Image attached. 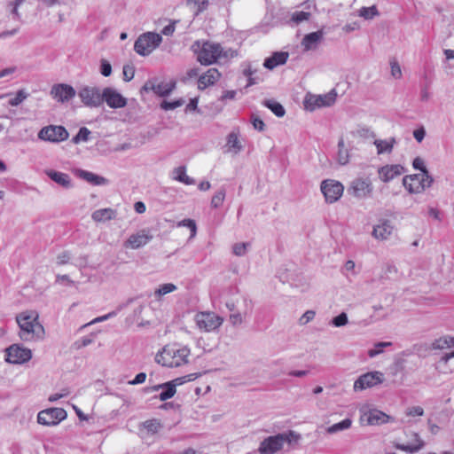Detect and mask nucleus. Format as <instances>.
I'll return each instance as SVG.
<instances>
[{
    "instance_id": "1",
    "label": "nucleus",
    "mask_w": 454,
    "mask_h": 454,
    "mask_svg": "<svg viewBox=\"0 0 454 454\" xmlns=\"http://www.w3.org/2000/svg\"><path fill=\"white\" fill-rule=\"evenodd\" d=\"M19 325L18 335L25 342L39 341L44 339L45 330L39 321V314L35 310H25L16 315Z\"/></svg>"
},
{
    "instance_id": "2",
    "label": "nucleus",
    "mask_w": 454,
    "mask_h": 454,
    "mask_svg": "<svg viewBox=\"0 0 454 454\" xmlns=\"http://www.w3.org/2000/svg\"><path fill=\"white\" fill-rule=\"evenodd\" d=\"M191 349L180 344H168L155 356V361L166 367H180L189 363Z\"/></svg>"
},
{
    "instance_id": "3",
    "label": "nucleus",
    "mask_w": 454,
    "mask_h": 454,
    "mask_svg": "<svg viewBox=\"0 0 454 454\" xmlns=\"http://www.w3.org/2000/svg\"><path fill=\"white\" fill-rule=\"evenodd\" d=\"M301 438V434L293 430L270 435L261 442L258 452L259 454H276L283 449L285 444L289 446L297 444Z\"/></svg>"
},
{
    "instance_id": "4",
    "label": "nucleus",
    "mask_w": 454,
    "mask_h": 454,
    "mask_svg": "<svg viewBox=\"0 0 454 454\" xmlns=\"http://www.w3.org/2000/svg\"><path fill=\"white\" fill-rule=\"evenodd\" d=\"M192 49L197 54V60L204 66L215 63L223 53L222 46L212 42H203L200 43L199 41H196L192 44Z\"/></svg>"
},
{
    "instance_id": "5",
    "label": "nucleus",
    "mask_w": 454,
    "mask_h": 454,
    "mask_svg": "<svg viewBox=\"0 0 454 454\" xmlns=\"http://www.w3.org/2000/svg\"><path fill=\"white\" fill-rule=\"evenodd\" d=\"M162 42V36L154 32H146L138 36L134 44L135 51L140 56L150 55Z\"/></svg>"
},
{
    "instance_id": "6",
    "label": "nucleus",
    "mask_w": 454,
    "mask_h": 454,
    "mask_svg": "<svg viewBox=\"0 0 454 454\" xmlns=\"http://www.w3.org/2000/svg\"><path fill=\"white\" fill-rule=\"evenodd\" d=\"M434 182L430 175L414 174L405 176L403 179V184L411 194H419L429 188Z\"/></svg>"
},
{
    "instance_id": "7",
    "label": "nucleus",
    "mask_w": 454,
    "mask_h": 454,
    "mask_svg": "<svg viewBox=\"0 0 454 454\" xmlns=\"http://www.w3.org/2000/svg\"><path fill=\"white\" fill-rule=\"evenodd\" d=\"M195 323L200 331L210 333L218 329L223 323V317L214 312L203 311L195 316Z\"/></svg>"
},
{
    "instance_id": "8",
    "label": "nucleus",
    "mask_w": 454,
    "mask_h": 454,
    "mask_svg": "<svg viewBox=\"0 0 454 454\" xmlns=\"http://www.w3.org/2000/svg\"><path fill=\"white\" fill-rule=\"evenodd\" d=\"M78 97L88 107H98L103 104L102 91L98 87L83 85L78 90Z\"/></svg>"
},
{
    "instance_id": "9",
    "label": "nucleus",
    "mask_w": 454,
    "mask_h": 454,
    "mask_svg": "<svg viewBox=\"0 0 454 454\" xmlns=\"http://www.w3.org/2000/svg\"><path fill=\"white\" fill-rule=\"evenodd\" d=\"M69 137L68 131L63 126L49 125L41 129L38 138L51 143L66 141Z\"/></svg>"
},
{
    "instance_id": "10",
    "label": "nucleus",
    "mask_w": 454,
    "mask_h": 454,
    "mask_svg": "<svg viewBox=\"0 0 454 454\" xmlns=\"http://www.w3.org/2000/svg\"><path fill=\"white\" fill-rule=\"evenodd\" d=\"M6 362L10 364H24L32 357L31 349L20 344H12L5 349Z\"/></svg>"
},
{
    "instance_id": "11",
    "label": "nucleus",
    "mask_w": 454,
    "mask_h": 454,
    "mask_svg": "<svg viewBox=\"0 0 454 454\" xmlns=\"http://www.w3.org/2000/svg\"><path fill=\"white\" fill-rule=\"evenodd\" d=\"M67 411L62 408H50L40 411L37 422L43 426H56L67 418Z\"/></svg>"
},
{
    "instance_id": "12",
    "label": "nucleus",
    "mask_w": 454,
    "mask_h": 454,
    "mask_svg": "<svg viewBox=\"0 0 454 454\" xmlns=\"http://www.w3.org/2000/svg\"><path fill=\"white\" fill-rule=\"evenodd\" d=\"M373 191V186L370 178L357 177L355 178L348 189V193L352 196L364 199L371 196Z\"/></svg>"
},
{
    "instance_id": "13",
    "label": "nucleus",
    "mask_w": 454,
    "mask_h": 454,
    "mask_svg": "<svg viewBox=\"0 0 454 454\" xmlns=\"http://www.w3.org/2000/svg\"><path fill=\"white\" fill-rule=\"evenodd\" d=\"M321 191L325 198V200L329 203H333L341 197L344 187L341 183L328 179L322 182Z\"/></svg>"
},
{
    "instance_id": "14",
    "label": "nucleus",
    "mask_w": 454,
    "mask_h": 454,
    "mask_svg": "<svg viewBox=\"0 0 454 454\" xmlns=\"http://www.w3.org/2000/svg\"><path fill=\"white\" fill-rule=\"evenodd\" d=\"M383 373L378 371L361 375L354 383V390L361 391L383 382Z\"/></svg>"
},
{
    "instance_id": "15",
    "label": "nucleus",
    "mask_w": 454,
    "mask_h": 454,
    "mask_svg": "<svg viewBox=\"0 0 454 454\" xmlns=\"http://www.w3.org/2000/svg\"><path fill=\"white\" fill-rule=\"evenodd\" d=\"M50 95L57 102L64 104L75 97L76 90L69 84L57 83L51 87Z\"/></svg>"
},
{
    "instance_id": "16",
    "label": "nucleus",
    "mask_w": 454,
    "mask_h": 454,
    "mask_svg": "<svg viewBox=\"0 0 454 454\" xmlns=\"http://www.w3.org/2000/svg\"><path fill=\"white\" fill-rule=\"evenodd\" d=\"M175 85L176 84L174 82H161L156 83L155 80H149L144 84V86L141 89V91H145V92L153 91L160 97H165V96L169 95L173 91Z\"/></svg>"
},
{
    "instance_id": "17",
    "label": "nucleus",
    "mask_w": 454,
    "mask_h": 454,
    "mask_svg": "<svg viewBox=\"0 0 454 454\" xmlns=\"http://www.w3.org/2000/svg\"><path fill=\"white\" fill-rule=\"evenodd\" d=\"M153 239V235L149 229H143L135 234L129 236L125 242L126 247L138 249L148 244Z\"/></svg>"
},
{
    "instance_id": "18",
    "label": "nucleus",
    "mask_w": 454,
    "mask_h": 454,
    "mask_svg": "<svg viewBox=\"0 0 454 454\" xmlns=\"http://www.w3.org/2000/svg\"><path fill=\"white\" fill-rule=\"evenodd\" d=\"M103 102L111 108H121L127 105V99L113 88L106 87L102 90Z\"/></svg>"
},
{
    "instance_id": "19",
    "label": "nucleus",
    "mask_w": 454,
    "mask_h": 454,
    "mask_svg": "<svg viewBox=\"0 0 454 454\" xmlns=\"http://www.w3.org/2000/svg\"><path fill=\"white\" fill-rule=\"evenodd\" d=\"M335 101V95L326 94L319 96L307 97L304 101V106L307 110L314 111L322 106H330Z\"/></svg>"
},
{
    "instance_id": "20",
    "label": "nucleus",
    "mask_w": 454,
    "mask_h": 454,
    "mask_svg": "<svg viewBox=\"0 0 454 454\" xmlns=\"http://www.w3.org/2000/svg\"><path fill=\"white\" fill-rule=\"evenodd\" d=\"M395 227L389 220H380L377 224L373 226L372 236L379 240L385 241L393 234Z\"/></svg>"
},
{
    "instance_id": "21",
    "label": "nucleus",
    "mask_w": 454,
    "mask_h": 454,
    "mask_svg": "<svg viewBox=\"0 0 454 454\" xmlns=\"http://www.w3.org/2000/svg\"><path fill=\"white\" fill-rule=\"evenodd\" d=\"M389 419V416L386 413L373 409L363 411L360 420L362 423H365L366 425L374 426L387 423L388 422Z\"/></svg>"
},
{
    "instance_id": "22",
    "label": "nucleus",
    "mask_w": 454,
    "mask_h": 454,
    "mask_svg": "<svg viewBox=\"0 0 454 454\" xmlns=\"http://www.w3.org/2000/svg\"><path fill=\"white\" fill-rule=\"evenodd\" d=\"M405 172V168L400 164L385 165L379 168L378 174L380 179L387 183Z\"/></svg>"
},
{
    "instance_id": "23",
    "label": "nucleus",
    "mask_w": 454,
    "mask_h": 454,
    "mask_svg": "<svg viewBox=\"0 0 454 454\" xmlns=\"http://www.w3.org/2000/svg\"><path fill=\"white\" fill-rule=\"evenodd\" d=\"M73 173L75 176L93 185H106L108 184V180L104 176H98L88 170L75 168L73 170Z\"/></svg>"
},
{
    "instance_id": "24",
    "label": "nucleus",
    "mask_w": 454,
    "mask_h": 454,
    "mask_svg": "<svg viewBox=\"0 0 454 454\" xmlns=\"http://www.w3.org/2000/svg\"><path fill=\"white\" fill-rule=\"evenodd\" d=\"M221 77V74L216 68L208 69L198 80L199 90H205L207 87L215 84Z\"/></svg>"
},
{
    "instance_id": "25",
    "label": "nucleus",
    "mask_w": 454,
    "mask_h": 454,
    "mask_svg": "<svg viewBox=\"0 0 454 454\" xmlns=\"http://www.w3.org/2000/svg\"><path fill=\"white\" fill-rule=\"evenodd\" d=\"M45 174L48 177H50L53 182L59 184L60 186L69 189L73 187V183L70 176L63 172L47 169L45 170Z\"/></svg>"
},
{
    "instance_id": "26",
    "label": "nucleus",
    "mask_w": 454,
    "mask_h": 454,
    "mask_svg": "<svg viewBox=\"0 0 454 454\" xmlns=\"http://www.w3.org/2000/svg\"><path fill=\"white\" fill-rule=\"evenodd\" d=\"M288 59V53L285 51L274 52L270 57L265 59L263 67L269 70L286 64Z\"/></svg>"
},
{
    "instance_id": "27",
    "label": "nucleus",
    "mask_w": 454,
    "mask_h": 454,
    "mask_svg": "<svg viewBox=\"0 0 454 454\" xmlns=\"http://www.w3.org/2000/svg\"><path fill=\"white\" fill-rule=\"evenodd\" d=\"M323 35L324 33L321 30L306 35L301 41L302 47L305 51L316 49L317 45L323 39Z\"/></svg>"
},
{
    "instance_id": "28",
    "label": "nucleus",
    "mask_w": 454,
    "mask_h": 454,
    "mask_svg": "<svg viewBox=\"0 0 454 454\" xmlns=\"http://www.w3.org/2000/svg\"><path fill=\"white\" fill-rule=\"evenodd\" d=\"M396 140L395 137L387 139H375L373 145L376 146L377 154L391 153Z\"/></svg>"
},
{
    "instance_id": "29",
    "label": "nucleus",
    "mask_w": 454,
    "mask_h": 454,
    "mask_svg": "<svg viewBox=\"0 0 454 454\" xmlns=\"http://www.w3.org/2000/svg\"><path fill=\"white\" fill-rule=\"evenodd\" d=\"M116 217V211L113 208H101L94 211L91 215V218L93 221L98 223H104L106 221H110Z\"/></svg>"
},
{
    "instance_id": "30",
    "label": "nucleus",
    "mask_w": 454,
    "mask_h": 454,
    "mask_svg": "<svg viewBox=\"0 0 454 454\" xmlns=\"http://www.w3.org/2000/svg\"><path fill=\"white\" fill-rule=\"evenodd\" d=\"M413 437L415 439V442H411L409 444L395 443V448L410 453L418 452L419 450L423 448L424 442L420 439L419 435L417 433L413 434Z\"/></svg>"
},
{
    "instance_id": "31",
    "label": "nucleus",
    "mask_w": 454,
    "mask_h": 454,
    "mask_svg": "<svg viewBox=\"0 0 454 454\" xmlns=\"http://www.w3.org/2000/svg\"><path fill=\"white\" fill-rule=\"evenodd\" d=\"M172 178L184 184H193L194 179L186 175V168L180 166L173 169Z\"/></svg>"
},
{
    "instance_id": "32",
    "label": "nucleus",
    "mask_w": 454,
    "mask_h": 454,
    "mask_svg": "<svg viewBox=\"0 0 454 454\" xmlns=\"http://www.w3.org/2000/svg\"><path fill=\"white\" fill-rule=\"evenodd\" d=\"M153 388L154 390H158L160 388L162 389V392L160 394V400L161 401H166L173 397L176 392V388H174V386L170 385L168 382L157 385Z\"/></svg>"
},
{
    "instance_id": "33",
    "label": "nucleus",
    "mask_w": 454,
    "mask_h": 454,
    "mask_svg": "<svg viewBox=\"0 0 454 454\" xmlns=\"http://www.w3.org/2000/svg\"><path fill=\"white\" fill-rule=\"evenodd\" d=\"M352 426V419H345L340 422L335 423L326 428V432L330 434H333L341 431L348 430Z\"/></svg>"
},
{
    "instance_id": "34",
    "label": "nucleus",
    "mask_w": 454,
    "mask_h": 454,
    "mask_svg": "<svg viewBox=\"0 0 454 454\" xmlns=\"http://www.w3.org/2000/svg\"><path fill=\"white\" fill-rule=\"evenodd\" d=\"M262 104L278 117H283L286 114V110L283 106L274 99H266Z\"/></svg>"
},
{
    "instance_id": "35",
    "label": "nucleus",
    "mask_w": 454,
    "mask_h": 454,
    "mask_svg": "<svg viewBox=\"0 0 454 454\" xmlns=\"http://www.w3.org/2000/svg\"><path fill=\"white\" fill-rule=\"evenodd\" d=\"M454 347V337L442 336L432 343L433 349H444Z\"/></svg>"
},
{
    "instance_id": "36",
    "label": "nucleus",
    "mask_w": 454,
    "mask_h": 454,
    "mask_svg": "<svg viewBox=\"0 0 454 454\" xmlns=\"http://www.w3.org/2000/svg\"><path fill=\"white\" fill-rule=\"evenodd\" d=\"M337 160L340 165H346L349 161V153L348 149L345 147L343 138H340L338 142Z\"/></svg>"
},
{
    "instance_id": "37",
    "label": "nucleus",
    "mask_w": 454,
    "mask_h": 454,
    "mask_svg": "<svg viewBox=\"0 0 454 454\" xmlns=\"http://www.w3.org/2000/svg\"><path fill=\"white\" fill-rule=\"evenodd\" d=\"M227 146L230 150L234 151L238 153L241 151L242 145L239 140L238 134L236 132H231L227 137Z\"/></svg>"
},
{
    "instance_id": "38",
    "label": "nucleus",
    "mask_w": 454,
    "mask_h": 454,
    "mask_svg": "<svg viewBox=\"0 0 454 454\" xmlns=\"http://www.w3.org/2000/svg\"><path fill=\"white\" fill-rule=\"evenodd\" d=\"M209 4V0H188V5L193 9L196 15L205 11Z\"/></svg>"
},
{
    "instance_id": "39",
    "label": "nucleus",
    "mask_w": 454,
    "mask_h": 454,
    "mask_svg": "<svg viewBox=\"0 0 454 454\" xmlns=\"http://www.w3.org/2000/svg\"><path fill=\"white\" fill-rule=\"evenodd\" d=\"M90 130L86 127H82L78 133L72 138V142L74 145H78L81 142H87L90 139Z\"/></svg>"
},
{
    "instance_id": "40",
    "label": "nucleus",
    "mask_w": 454,
    "mask_h": 454,
    "mask_svg": "<svg viewBox=\"0 0 454 454\" xmlns=\"http://www.w3.org/2000/svg\"><path fill=\"white\" fill-rule=\"evenodd\" d=\"M200 373H190L187 375H184L183 377H178L171 381H168L170 385L174 386V388H176L177 386H180L184 383L195 380L197 378L200 377Z\"/></svg>"
},
{
    "instance_id": "41",
    "label": "nucleus",
    "mask_w": 454,
    "mask_h": 454,
    "mask_svg": "<svg viewBox=\"0 0 454 454\" xmlns=\"http://www.w3.org/2000/svg\"><path fill=\"white\" fill-rule=\"evenodd\" d=\"M142 426L150 434H156L161 428V425L157 419L146 420L143 422Z\"/></svg>"
},
{
    "instance_id": "42",
    "label": "nucleus",
    "mask_w": 454,
    "mask_h": 454,
    "mask_svg": "<svg viewBox=\"0 0 454 454\" xmlns=\"http://www.w3.org/2000/svg\"><path fill=\"white\" fill-rule=\"evenodd\" d=\"M392 345V342L389 341H382V342H377L374 344V347L368 350V356L370 357H375L378 355L383 353V350L387 347H390Z\"/></svg>"
},
{
    "instance_id": "43",
    "label": "nucleus",
    "mask_w": 454,
    "mask_h": 454,
    "mask_svg": "<svg viewBox=\"0 0 454 454\" xmlns=\"http://www.w3.org/2000/svg\"><path fill=\"white\" fill-rule=\"evenodd\" d=\"M28 94L24 90H20L18 92L8 100V105L12 106H17L20 105L27 98Z\"/></svg>"
},
{
    "instance_id": "44",
    "label": "nucleus",
    "mask_w": 454,
    "mask_h": 454,
    "mask_svg": "<svg viewBox=\"0 0 454 454\" xmlns=\"http://www.w3.org/2000/svg\"><path fill=\"white\" fill-rule=\"evenodd\" d=\"M378 15L379 12L375 5L370 7H362L359 10V16L363 17L365 20H372Z\"/></svg>"
},
{
    "instance_id": "45",
    "label": "nucleus",
    "mask_w": 454,
    "mask_h": 454,
    "mask_svg": "<svg viewBox=\"0 0 454 454\" xmlns=\"http://www.w3.org/2000/svg\"><path fill=\"white\" fill-rule=\"evenodd\" d=\"M175 290H176V286L174 284H172V283L163 284V285H160L159 286V288H157L154 291V295L156 297H161L162 295H165L167 294L174 292Z\"/></svg>"
},
{
    "instance_id": "46",
    "label": "nucleus",
    "mask_w": 454,
    "mask_h": 454,
    "mask_svg": "<svg viewBox=\"0 0 454 454\" xmlns=\"http://www.w3.org/2000/svg\"><path fill=\"white\" fill-rule=\"evenodd\" d=\"M177 227H187L191 231L190 238L192 239L196 236L197 233V225L194 220L192 219H184L176 223Z\"/></svg>"
},
{
    "instance_id": "47",
    "label": "nucleus",
    "mask_w": 454,
    "mask_h": 454,
    "mask_svg": "<svg viewBox=\"0 0 454 454\" xmlns=\"http://www.w3.org/2000/svg\"><path fill=\"white\" fill-rule=\"evenodd\" d=\"M225 199V190L221 188L217 191L211 200V206L215 208H217L222 206Z\"/></svg>"
},
{
    "instance_id": "48",
    "label": "nucleus",
    "mask_w": 454,
    "mask_h": 454,
    "mask_svg": "<svg viewBox=\"0 0 454 454\" xmlns=\"http://www.w3.org/2000/svg\"><path fill=\"white\" fill-rule=\"evenodd\" d=\"M248 247H250L248 242L236 243L232 247V252L237 256H243L246 254Z\"/></svg>"
},
{
    "instance_id": "49",
    "label": "nucleus",
    "mask_w": 454,
    "mask_h": 454,
    "mask_svg": "<svg viewBox=\"0 0 454 454\" xmlns=\"http://www.w3.org/2000/svg\"><path fill=\"white\" fill-rule=\"evenodd\" d=\"M184 104V100L180 98V99H177V100H174V101H166L164 100L161 104H160V107L166 111H168V110H174L181 106H183Z\"/></svg>"
},
{
    "instance_id": "50",
    "label": "nucleus",
    "mask_w": 454,
    "mask_h": 454,
    "mask_svg": "<svg viewBox=\"0 0 454 454\" xmlns=\"http://www.w3.org/2000/svg\"><path fill=\"white\" fill-rule=\"evenodd\" d=\"M348 323V315L345 312H341L337 317H334L331 321V324L334 327H341V326L346 325Z\"/></svg>"
},
{
    "instance_id": "51",
    "label": "nucleus",
    "mask_w": 454,
    "mask_h": 454,
    "mask_svg": "<svg viewBox=\"0 0 454 454\" xmlns=\"http://www.w3.org/2000/svg\"><path fill=\"white\" fill-rule=\"evenodd\" d=\"M309 17H310V13L308 12H302V11L294 12L292 14L291 20L296 24H299L304 20H309Z\"/></svg>"
},
{
    "instance_id": "52",
    "label": "nucleus",
    "mask_w": 454,
    "mask_h": 454,
    "mask_svg": "<svg viewBox=\"0 0 454 454\" xmlns=\"http://www.w3.org/2000/svg\"><path fill=\"white\" fill-rule=\"evenodd\" d=\"M117 315V312L116 311H111L109 312L108 314H106L104 316H101V317H98L96 318H94L92 321H90V323L88 324H85L82 326V329L90 325H94L96 323H99V322H103V321H106L111 317H114Z\"/></svg>"
},
{
    "instance_id": "53",
    "label": "nucleus",
    "mask_w": 454,
    "mask_h": 454,
    "mask_svg": "<svg viewBox=\"0 0 454 454\" xmlns=\"http://www.w3.org/2000/svg\"><path fill=\"white\" fill-rule=\"evenodd\" d=\"M412 166L415 169L420 170L421 171L420 174L429 175V173L425 166V162H424L423 159H421L420 157H416L413 160Z\"/></svg>"
},
{
    "instance_id": "54",
    "label": "nucleus",
    "mask_w": 454,
    "mask_h": 454,
    "mask_svg": "<svg viewBox=\"0 0 454 454\" xmlns=\"http://www.w3.org/2000/svg\"><path fill=\"white\" fill-rule=\"evenodd\" d=\"M316 316V312L314 310H307L303 313V315L299 319V324L301 325H304L309 322L312 321Z\"/></svg>"
},
{
    "instance_id": "55",
    "label": "nucleus",
    "mask_w": 454,
    "mask_h": 454,
    "mask_svg": "<svg viewBox=\"0 0 454 454\" xmlns=\"http://www.w3.org/2000/svg\"><path fill=\"white\" fill-rule=\"evenodd\" d=\"M229 320L233 326L240 325L244 321L243 315L239 311L231 313L229 317Z\"/></svg>"
},
{
    "instance_id": "56",
    "label": "nucleus",
    "mask_w": 454,
    "mask_h": 454,
    "mask_svg": "<svg viewBox=\"0 0 454 454\" xmlns=\"http://www.w3.org/2000/svg\"><path fill=\"white\" fill-rule=\"evenodd\" d=\"M100 73L105 77H108L112 74L111 64L106 59L101 60Z\"/></svg>"
},
{
    "instance_id": "57",
    "label": "nucleus",
    "mask_w": 454,
    "mask_h": 454,
    "mask_svg": "<svg viewBox=\"0 0 454 454\" xmlns=\"http://www.w3.org/2000/svg\"><path fill=\"white\" fill-rule=\"evenodd\" d=\"M122 73H123V80L126 82H129L134 77L135 70H134V67L131 66H124Z\"/></svg>"
},
{
    "instance_id": "58",
    "label": "nucleus",
    "mask_w": 454,
    "mask_h": 454,
    "mask_svg": "<svg viewBox=\"0 0 454 454\" xmlns=\"http://www.w3.org/2000/svg\"><path fill=\"white\" fill-rule=\"evenodd\" d=\"M391 74L395 79H400L402 77V70L399 64L396 61H391Z\"/></svg>"
},
{
    "instance_id": "59",
    "label": "nucleus",
    "mask_w": 454,
    "mask_h": 454,
    "mask_svg": "<svg viewBox=\"0 0 454 454\" xmlns=\"http://www.w3.org/2000/svg\"><path fill=\"white\" fill-rule=\"evenodd\" d=\"M71 255L68 252L59 254L56 258V262L59 265H64L69 262Z\"/></svg>"
},
{
    "instance_id": "60",
    "label": "nucleus",
    "mask_w": 454,
    "mask_h": 454,
    "mask_svg": "<svg viewBox=\"0 0 454 454\" xmlns=\"http://www.w3.org/2000/svg\"><path fill=\"white\" fill-rule=\"evenodd\" d=\"M423 414H424V410L420 406H413V407L409 408L406 411V415H408V416H412V417L423 416Z\"/></svg>"
},
{
    "instance_id": "61",
    "label": "nucleus",
    "mask_w": 454,
    "mask_h": 454,
    "mask_svg": "<svg viewBox=\"0 0 454 454\" xmlns=\"http://www.w3.org/2000/svg\"><path fill=\"white\" fill-rule=\"evenodd\" d=\"M252 124L254 128L259 131H263L265 124L262 119L259 117H253L252 118Z\"/></svg>"
},
{
    "instance_id": "62",
    "label": "nucleus",
    "mask_w": 454,
    "mask_h": 454,
    "mask_svg": "<svg viewBox=\"0 0 454 454\" xmlns=\"http://www.w3.org/2000/svg\"><path fill=\"white\" fill-rule=\"evenodd\" d=\"M425 136L426 130L423 127L417 129L413 131V137L419 143H421L423 141Z\"/></svg>"
},
{
    "instance_id": "63",
    "label": "nucleus",
    "mask_w": 454,
    "mask_h": 454,
    "mask_svg": "<svg viewBox=\"0 0 454 454\" xmlns=\"http://www.w3.org/2000/svg\"><path fill=\"white\" fill-rule=\"evenodd\" d=\"M92 341V339L84 337L82 340H76L74 345L76 348H81L91 344Z\"/></svg>"
},
{
    "instance_id": "64",
    "label": "nucleus",
    "mask_w": 454,
    "mask_h": 454,
    "mask_svg": "<svg viewBox=\"0 0 454 454\" xmlns=\"http://www.w3.org/2000/svg\"><path fill=\"white\" fill-rule=\"evenodd\" d=\"M146 380V374L145 372H139L137 374V376L134 378V380L129 381V384L131 385H137L142 384Z\"/></svg>"
}]
</instances>
